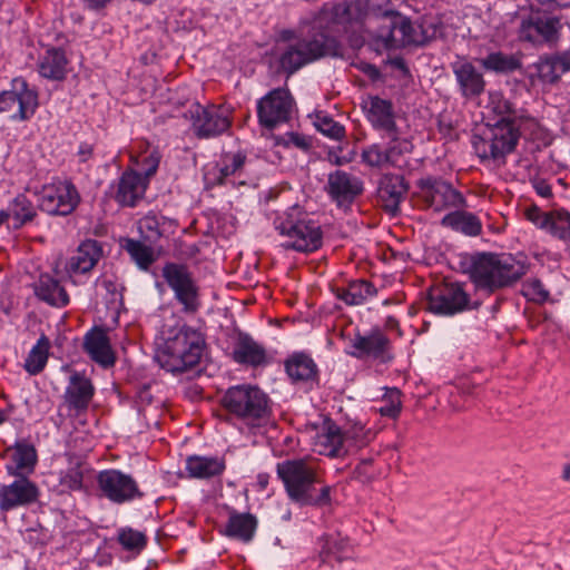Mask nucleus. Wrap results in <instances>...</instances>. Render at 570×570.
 <instances>
[{"instance_id":"obj_29","label":"nucleus","mask_w":570,"mask_h":570,"mask_svg":"<svg viewBox=\"0 0 570 570\" xmlns=\"http://www.w3.org/2000/svg\"><path fill=\"white\" fill-rule=\"evenodd\" d=\"M559 28V21L554 18H538L523 20L520 27V38L530 42L552 40Z\"/></svg>"},{"instance_id":"obj_27","label":"nucleus","mask_w":570,"mask_h":570,"mask_svg":"<svg viewBox=\"0 0 570 570\" xmlns=\"http://www.w3.org/2000/svg\"><path fill=\"white\" fill-rule=\"evenodd\" d=\"M94 395L91 382L82 374L73 373L66 389L65 400L70 409L83 411Z\"/></svg>"},{"instance_id":"obj_28","label":"nucleus","mask_w":570,"mask_h":570,"mask_svg":"<svg viewBox=\"0 0 570 570\" xmlns=\"http://www.w3.org/2000/svg\"><path fill=\"white\" fill-rule=\"evenodd\" d=\"M85 350L104 367L112 366L116 361L109 338L102 330H94L86 335Z\"/></svg>"},{"instance_id":"obj_16","label":"nucleus","mask_w":570,"mask_h":570,"mask_svg":"<svg viewBox=\"0 0 570 570\" xmlns=\"http://www.w3.org/2000/svg\"><path fill=\"white\" fill-rule=\"evenodd\" d=\"M9 484L0 487V510L10 511L35 503L40 494L38 485L29 478L16 476Z\"/></svg>"},{"instance_id":"obj_12","label":"nucleus","mask_w":570,"mask_h":570,"mask_svg":"<svg viewBox=\"0 0 570 570\" xmlns=\"http://www.w3.org/2000/svg\"><path fill=\"white\" fill-rule=\"evenodd\" d=\"M293 109V98L286 89H274L257 104L259 124L268 129L288 120Z\"/></svg>"},{"instance_id":"obj_25","label":"nucleus","mask_w":570,"mask_h":570,"mask_svg":"<svg viewBox=\"0 0 570 570\" xmlns=\"http://www.w3.org/2000/svg\"><path fill=\"white\" fill-rule=\"evenodd\" d=\"M148 184L149 180L138 171L126 170L119 179L116 200L122 206H135L144 197Z\"/></svg>"},{"instance_id":"obj_36","label":"nucleus","mask_w":570,"mask_h":570,"mask_svg":"<svg viewBox=\"0 0 570 570\" xmlns=\"http://www.w3.org/2000/svg\"><path fill=\"white\" fill-rule=\"evenodd\" d=\"M288 376L294 382H309L316 377L317 366L306 354L297 353L292 355L285 364Z\"/></svg>"},{"instance_id":"obj_39","label":"nucleus","mask_w":570,"mask_h":570,"mask_svg":"<svg viewBox=\"0 0 570 570\" xmlns=\"http://www.w3.org/2000/svg\"><path fill=\"white\" fill-rule=\"evenodd\" d=\"M67 59L65 53L59 49H49L39 62V72L42 77L60 80L67 73Z\"/></svg>"},{"instance_id":"obj_23","label":"nucleus","mask_w":570,"mask_h":570,"mask_svg":"<svg viewBox=\"0 0 570 570\" xmlns=\"http://www.w3.org/2000/svg\"><path fill=\"white\" fill-rule=\"evenodd\" d=\"M327 190L338 206H347L363 191V184L357 177L336 170L328 176Z\"/></svg>"},{"instance_id":"obj_33","label":"nucleus","mask_w":570,"mask_h":570,"mask_svg":"<svg viewBox=\"0 0 570 570\" xmlns=\"http://www.w3.org/2000/svg\"><path fill=\"white\" fill-rule=\"evenodd\" d=\"M407 191V185L400 175H386L379 187V196L386 209L394 212Z\"/></svg>"},{"instance_id":"obj_62","label":"nucleus","mask_w":570,"mask_h":570,"mask_svg":"<svg viewBox=\"0 0 570 570\" xmlns=\"http://www.w3.org/2000/svg\"><path fill=\"white\" fill-rule=\"evenodd\" d=\"M257 484L262 490H264L268 484V475L267 474H258L257 475Z\"/></svg>"},{"instance_id":"obj_5","label":"nucleus","mask_w":570,"mask_h":570,"mask_svg":"<svg viewBox=\"0 0 570 570\" xmlns=\"http://www.w3.org/2000/svg\"><path fill=\"white\" fill-rule=\"evenodd\" d=\"M390 18L387 24H377L379 29L371 32V46L376 52L399 49L409 45H420L424 38L412 21L394 11L385 9L383 19Z\"/></svg>"},{"instance_id":"obj_11","label":"nucleus","mask_w":570,"mask_h":570,"mask_svg":"<svg viewBox=\"0 0 570 570\" xmlns=\"http://www.w3.org/2000/svg\"><path fill=\"white\" fill-rule=\"evenodd\" d=\"M98 489L109 501L122 504L140 498L137 482L119 470H104L97 475Z\"/></svg>"},{"instance_id":"obj_20","label":"nucleus","mask_w":570,"mask_h":570,"mask_svg":"<svg viewBox=\"0 0 570 570\" xmlns=\"http://www.w3.org/2000/svg\"><path fill=\"white\" fill-rule=\"evenodd\" d=\"M348 353L357 358H373L381 362H386L391 358L390 342L380 331L354 337L351 341Z\"/></svg>"},{"instance_id":"obj_46","label":"nucleus","mask_w":570,"mask_h":570,"mask_svg":"<svg viewBox=\"0 0 570 570\" xmlns=\"http://www.w3.org/2000/svg\"><path fill=\"white\" fill-rule=\"evenodd\" d=\"M313 124L317 131L331 139L341 140L345 136V128L322 111L316 112Z\"/></svg>"},{"instance_id":"obj_7","label":"nucleus","mask_w":570,"mask_h":570,"mask_svg":"<svg viewBox=\"0 0 570 570\" xmlns=\"http://www.w3.org/2000/svg\"><path fill=\"white\" fill-rule=\"evenodd\" d=\"M519 139V129L514 121L488 124L482 135L474 136L473 148L481 159H499L510 154Z\"/></svg>"},{"instance_id":"obj_26","label":"nucleus","mask_w":570,"mask_h":570,"mask_svg":"<svg viewBox=\"0 0 570 570\" xmlns=\"http://www.w3.org/2000/svg\"><path fill=\"white\" fill-rule=\"evenodd\" d=\"M130 161L142 177L149 178L157 171L160 154L146 140H138L130 150Z\"/></svg>"},{"instance_id":"obj_37","label":"nucleus","mask_w":570,"mask_h":570,"mask_svg":"<svg viewBox=\"0 0 570 570\" xmlns=\"http://www.w3.org/2000/svg\"><path fill=\"white\" fill-rule=\"evenodd\" d=\"M88 468L78 459H69L68 466L58 472V481L62 491L83 490V478Z\"/></svg>"},{"instance_id":"obj_53","label":"nucleus","mask_w":570,"mask_h":570,"mask_svg":"<svg viewBox=\"0 0 570 570\" xmlns=\"http://www.w3.org/2000/svg\"><path fill=\"white\" fill-rule=\"evenodd\" d=\"M537 72L546 83H553L563 75L553 57L542 58L537 63Z\"/></svg>"},{"instance_id":"obj_18","label":"nucleus","mask_w":570,"mask_h":570,"mask_svg":"<svg viewBox=\"0 0 570 570\" xmlns=\"http://www.w3.org/2000/svg\"><path fill=\"white\" fill-rule=\"evenodd\" d=\"M102 256V248L97 240L82 242L73 255L68 259L66 272L71 281L77 284L79 277L88 275Z\"/></svg>"},{"instance_id":"obj_45","label":"nucleus","mask_w":570,"mask_h":570,"mask_svg":"<svg viewBox=\"0 0 570 570\" xmlns=\"http://www.w3.org/2000/svg\"><path fill=\"white\" fill-rule=\"evenodd\" d=\"M485 110L498 117L497 121H514L511 104L499 91L489 92Z\"/></svg>"},{"instance_id":"obj_43","label":"nucleus","mask_w":570,"mask_h":570,"mask_svg":"<svg viewBox=\"0 0 570 570\" xmlns=\"http://www.w3.org/2000/svg\"><path fill=\"white\" fill-rule=\"evenodd\" d=\"M352 546L346 537L340 533L327 534L322 539L321 556L326 558H335L343 560L350 556Z\"/></svg>"},{"instance_id":"obj_19","label":"nucleus","mask_w":570,"mask_h":570,"mask_svg":"<svg viewBox=\"0 0 570 570\" xmlns=\"http://www.w3.org/2000/svg\"><path fill=\"white\" fill-rule=\"evenodd\" d=\"M4 460L9 475L28 478L35 472L38 453L31 443L19 441L6 450Z\"/></svg>"},{"instance_id":"obj_14","label":"nucleus","mask_w":570,"mask_h":570,"mask_svg":"<svg viewBox=\"0 0 570 570\" xmlns=\"http://www.w3.org/2000/svg\"><path fill=\"white\" fill-rule=\"evenodd\" d=\"M468 304L469 297L463 288L449 283L430 292L428 308L434 314L453 315L465 309Z\"/></svg>"},{"instance_id":"obj_35","label":"nucleus","mask_w":570,"mask_h":570,"mask_svg":"<svg viewBox=\"0 0 570 570\" xmlns=\"http://www.w3.org/2000/svg\"><path fill=\"white\" fill-rule=\"evenodd\" d=\"M225 463L214 456L193 455L186 460V471L189 476L196 479H208L223 473Z\"/></svg>"},{"instance_id":"obj_41","label":"nucleus","mask_w":570,"mask_h":570,"mask_svg":"<svg viewBox=\"0 0 570 570\" xmlns=\"http://www.w3.org/2000/svg\"><path fill=\"white\" fill-rule=\"evenodd\" d=\"M374 294L375 289L372 284L363 279L353 281L336 291L337 297L348 305H361Z\"/></svg>"},{"instance_id":"obj_30","label":"nucleus","mask_w":570,"mask_h":570,"mask_svg":"<svg viewBox=\"0 0 570 570\" xmlns=\"http://www.w3.org/2000/svg\"><path fill=\"white\" fill-rule=\"evenodd\" d=\"M235 362L249 366H261L266 363L265 348L248 335H239L234 348Z\"/></svg>"},{"instance_id":"obj_52","label":"nucleus","mask_w":570,"mask_h":570,"mask_svg":"<svg viewBox=\"0 0 570 570\" xmlns=\"http://www.w3.org/2000/svg\"><path fill=\"white\" fill-rule=\"evenodd\" d=\"M118 540L124 549L139 553L146 546V537L144 533L130 528L121 529Z\"/></svg>"},{"instance_id":"obj_58","label":"nucleus","mask_w":570,"mask_h":570,"mask_svg":"<svg viewBox=\"0 0 570 570\" xmlns=\"http://www.w3.org/2000/svg\"><path fill=\"white\" fill-rule=\"evenodd\" d=\"M288 141L303 150H307L311 147L309 139L298 134H289Z\"/></svg>"},{"instance_id":"obj_54","label":"nucleus","mask_w":570,"mask_h":570,"mask_svg":"<svg viewBox=\"0 0 570 570\" xmlns=\"http://www.w3.org/2000/svg\"><path fill=\"white\" fill-rule=\"evenodd\" d=\"M138 230L146 239H156L160 236L159 219L155 214H148L138 220Z\"/></svg>"},{"instance_id":"obj_40","label":"nucleus","mask_w":570,"mask_h":570,"mask_svg":"<svg viewBox=\"0 0 570 570\" xmlns=\"http://www.w3.org/2000/svg\"><path fill=\"white\" fill-rule=\"evenodd\" d=\"M256 528V519L247 513H232L225 528V534L242 541H249Z\"/></svg>"},{"instance_id":"obj_10","label":"nucleus","mask_w":570,"mask_h":570,"mask_svg":"<svg viewBox=\"0 0 570 570\" xmlns=\"http://www.w3.org/2000/svg\"><path fill=\"white\" fill-rule=\"evenodd\" d=\"M38 108V94L22 78H14L11 89L0 92V112H12L13 120L30 119Z\"/></svg>"},{"instance_id":"obj_2","label":"nucleus","mask_w":570,"mask_h":570,"mask_svg":"<svg viewBox=\"0 0 570 570\" xmlns=\"http://www.w3.org/2000/svg\"><path fill=\"white\" fill-rule=\"evenodd\" d=\"M273 225L275 230L286 238V248L309 253L322 246L323 232L320 223L298 205L277 212Z\"/></svg>"},{"instance_id":"obj_3","label":"nucleus","mask_w":570,"mask_h":570,"mask_svg":"<svg viewBox=\"0 0 570 570\" xmlns=\"http://www.w3.org/2000/svg\"><path fill=\"white\" fill-rule=\"evenodd\" d=\"M524 263L512 255L476 254L471 257L470 276L479 288L494 291L508 286L525 274Z\"/></svg>"},{"instance_id":"obj_61","label":"nucleus","mask_w":570,"mask_h":570,"mask_svg":"<svg viewBox=\"0 0 570 570\" xmlns=\"http://www.w3.org/2000/svg\"><path fill=\"white\" fill-rule=\"evenodd\" d=\"M330 501V489L327 487H324L321 491V495L317 499V503H327ZM315 501L313 500V503Z\"/></svg>"},{"instance_id":"obj_55","label":"nucleus","mask_w":570,"mask_h":570,"mask_svg":"<svg viewBox=\"0 0 570 570\" xmlns=\"http://www.w3.org/2000/svg\"><path fill=\"white\" fill-rule=\"evenodd\" d=\"M523 295L534 302H544L549 293L538 279H529L523 284Z\"/></svg>"},{"instance_id":"obj_8","label":"nucleus","mask_w":570,"mask_h":570,"mask_svg":"<svg viewBox=\"0 0 570 570\" xmlns=\"http://www.w3.org/2000/svg\"><path fill=\"white\" fill-rule=\"evenodd\" d=\"M161 275L184 312L195 313L200 306L199 287L189 268L184 264L167 263Z\"/></svg>"},{"instance_id":"obj_64","label":"nucleus","mask_w":570,"mask_h":570,"mask_svg":"<svg viewBox=\"0 0 570 570\" xmlns=\"http://www.w3.org/2000/svg\"><path fill=\"white\" fill-rule=\"evenodd\" d=\"M9 218V214L4 210H0V226Z\"/></svg>"},{"instance_id":"obj_63","label":"nucleus","mask_w":570,"mask_h":570,"mask_svg":"<svg viewBox=\"0 0 570 570\" xmlns=\"http://www.w3.org/2000/svg\"><path fill=\"white\" fill-rule=\"evenodd\" d=\"M552 4H556L558 7H569L570 0H552Z\"/></svg>"},{"instance_id":"obj_6","label":"nucleus","mask_w":570,"mask_h":570,"mask_svg":"<svg viewBox=\"0 0 570 570\" xmlns=\"http://www.w3.org/2000/svg\"><path fill=\"white\" fill-rule=\"evenodd\" d=\"M287 495L299 504H312V490L318 481L316 466L306 459L285 460L276 465Z\"/></svg>"},{"instance_id":"obj_31","label":"nucleus","mask_w":570,"mask_h":570,"mask_svg":"<svg viewBox=\"0 0 570 570\" xmlns=\"http://www.w3.org/2000/svg\"><path fill=\"white\" fill-rule=\"evenodd\" d=\"M341 429L347 452L366 446L376 436V432L360 419H347Z\"/></svg>"},{"instance_id":"obj_51","label":"nucleus","mask_w":570,"mask_h":570,"mask_svg":"<svg viewBox=\"0 0 570 570\" xmlns=\"http://www.w3.org/2000/svg\"><path fill=\"white\" fill-rule=\"evenodd\" d=\"M362 161L370 167H384L390 165L387 150L379 144H373L363 149Z\"/></svg>"},{"instance_id":"obj_15","label":"nucleus","mask_w":570,"mask_h":570,"mask_svg":"<svg viewBox=\"0 0 570 570\" xmlns=\"http://www.w3.org/2000/svg\"><path fill=\"white\" fill-rule=\"evenodd\" d=\"M524 215L529 222L551 236L562 240H570L569 212L564 209L542 212L538 206L532 205L525 209Z\"/></svg>"},{"instance_id":"obj_60","label":"nucleus","mask_w":570,"mask_h":570,"mask_svg":"<svg viewBox=\"0 0 570 570\" xmlns=\"http://www.w3.org/2000/svg\"><path fill=\"white\" fill-rule=\"evenodd\" d=\"M553 58L556 59L557 63L559 65L562 73H566L567 71L570 70V51L563 52L560 56H554Z\"/></svg>"},{"instance_id":"obj_44","label":"nucleus","mask_w":570,"mask_h":570,"mask_svg":"<svg viewBox=\"0 0 570 570\" xmlns=\"http://www.w3.org/2000/svg\"><path fill=\"white\" fill-rule=\"evenodd\" d=\"M18 222L19 226L30 222L36 216V208L26 195L20 194L9 204L8 210H4Z\"/></svg>"},{"instance_id":"obj_4","label":"nucleus","mask_w":570,"mask_h":570,"mask_svg":"<svg viewBox=\"0 0 570 570\" xmlns=\"http://www.w3.org/2000/svg\"><path fill=\"white\" fill-rule=\"evenodd\" d=\"M228 413L240 419L247 425L258 426L269 415L268 395L253 384L230 386L222 400Z\"/></svg>"},{"instance_id":"obj_32","label":"nucleus","mask_w":570,"mask_h":570,"mask_svg":"<svg viewBox=\"0 0 570 570\" xmlns=\"http://www.w3.org/2000/svg\"><path fill=\"white\" fill-rule=\"evenodd\" d=\"M35 293L37 297L52 306L62 307L69 303L66 289L48 274L40 275L35 284Z\"/></svg>"},{"instance_id":"obj_22","label":"nucleus","mask_w":570,"mask_h":570,"mask_svg":"<svg viewBox=\"0 0 570 570\" xmlns=\"http://www.w3.org/2000/svg\"><path fill=\"white\" fill-rule=\"evenodd\" d=\"M313 451L331 458L342 456L347 453L343 441V431L333 421H325L316 432L312 442Z\"/></svg>"},{"instance_id":"obj_38","label":"nucleus","mask_w":570,"mask_h":570,"mask_svg":"<svg viewBox=\"0 0 570 570\" xmlns=\"http://www.w3.org/2000/svg\"><path fill=\"white\" fill-rule=\"evenodd\" d=\"M245 164V156L240 154H226L222 157L218 164L219 176L217 178L219 184L230 183L232 185H242L244 180L240 179L242 170Z\"/></svg>"},{"instance_id":"obj_56","label":"nucleus","mask_w":570,"mask_h":570,"mask_svg":"<svg viewBox=\"0 0 570 570\" xmlns=\"http://www.w3.org/2000/svg\"><path fill=\"white\" fill-rule=\"evenodd\" d=\"M531 184L535 193L543 197L550 198L552 197V188L551 185L543 178H533L531 179Z\"/></svg>"},{"instance_id":"obj_9","label":"nucleus","mask_w":570,"mask_h":570,"mask_svg":"<svg viewBox=\"0 0 570 570\" xmlns=\"http://www.w3.org/2000/svg\"><path fill=\"white\" fill-rule=\"evenodd\" d=\"M79 202L80 196L75 185L61 179L46 184L38 196L40 209L50 215H69L76 209Z\"/></svg>"},{"instance_id":"obj_17","label":"nucleus","mask_w":570,"mask_h":570,"mask_svg":"<svg viewBox=\"0 0 570 570\" xmlns=\"http://www.w3.org/2000/svg\"><path fill=\"white\" fill-rule=\"evenodd\" d=\"M422 196L426 206L434 212L459 208L464 204L461 193L443 180H425L422 185Z\"/></svg>"},{"instance_id":"obj_50","label":"nucleus","mask_w":570,"mask_h":570,"mask_svg":"<svg viewBox=\"0 0 570 570\" xmlns=\"http://www.w3.org/2000/svg\"><path fill=\"white\" fill-rule=\"evenodd\" d=\"M382 405L377 412L382 416L395 419L399 416L402 407L401 392L397 389H389L383 395Z\"/></svg>"},{"instance_id":"obj_57","label":"nucleus","mask_w":570,"mask_h":570,"mask_svg":"<svg viewBox=\"0 0 570 570\" xmlns=\"http://www.w3.org/2000/svg\"><path fill=\"white\" fill-rule=\"evenodd\" d=\"M114 0H80L82 7L89 11H102L105 10Z\"/></svg>"},{"instance_id":"obj_13","label":"nucleus","mask_w":570,"mask_h":570,"mask_svg":"<svg viewBox=\"0 0 570 570\" xmlns=\"http://www.w3.org/2000/svg\"><path fill=\"white\" fill-rule=\"evenodd\" d=\"M190 115L193 129L202 138L220 135L230 126L229 110L224 106L203 107L196 104L191 107Z\"/></svg>"},{"instance_id":"obj_59","label":"nucleus","mask_w":570,"mask_h":570,"mask_svg":"<svg viewBox=\"0 0 570 570\" xmlns=\"http://www.w3.org/2000/svg\"><path fill=\"white\" fill-rule=\"evenodd\" d=\"M92 146L89 144H81L78 148L77 157L80 163H86L92 157Z\"/></svg>"},{"instance_id":"obj_24","label":"nucleus","mask_w":570,"mask_h":570,"mask_svg":"<svg viewBox=\"0 0 570 570\" xmlns=\"http://www.w3.org/2000/svg\"><path fill=\"white\" fill-rule=\"evenodd\" d=\"M452 71L463 97H478L484 91L483 76L471 61L464 58L458 59L452 63Z\"/></svg>"},{"instance_id":"obj_49","label":"nucleus","mask_w":570,"mask_h":570,"mask_svg":"<svg viewBox=\"0 0 570 570\" xmlns=\"http://www.w3.org/2000/svg\"><path fill=\"white\" fill-rule=\"evenodd\" d=\"M125 248L131 258L137 263V265L142 269H147L155 259L153 249L140 242L127 239L125 243Z\"/></svg>"},{"instance_id":"obj_21","label":"nucleus","mask_w":570,"mask_h":570,"mask_svg":"<svg viewBox=\"0 0 570 570\" xmlns=\"http://www.w3.org/2000/svg\"><path fill=\"white\" fill-rule=\"evenodd\" d=\"M363 110L374 129L387 135L396 134L395 112L390 100L370 96L363 101Z\"/></svg>"},{"instance_id":"obj_1","label":"nucleus","mask_w":570,"mask_h":570,"mask_svg":"<svg viewBox=\"0 0 570 570\" xmlns=\"http://www.w3.org/2000/svg\"><path fill=\"white\" fill-rule=\"evenodd\" d=\"M155 345L158 364L168 372L180 373L199 363L205 341L195 328L173 320V324L163 325Z\"/></svg>"},{"instance_id":"obj_48","label":"nucleus","mask_w":570,"mask_h":570,"mask_svg":"<svg viewBox=\"0 0 570 570\" xmlns=\"http://www.w3.org/2000/svg\"><path fill=\"white\" fill-rule=\"evenodd\" d=\"M480 62L484 69L495 72H508L518 68L517 59L502 52H492Z\"/></svg>"},{"instance_id":"obj_47","label":"nucleus","mask_w":570,"mask_h":570,"mask_svg":"<svg viewBox=\"0 0 570 570\" xmlns=\"http://www.w3.org/2000/svg\"><path fill=\"white\" fill-rule=\"evenodd\" d=\"M392 137L386 150L391 166L402 167L403 156L410 154L413 149V144L407 138H399L397 132L390 135Z\"/></svg>"},{"instance_id":"obj_34","label":"nucleus","mask_w":570,"mask_h":570,"mask_svg":"<svg viewBox=\"0 0 570 570\" xmlns=\"http://www.w3.org/2000/svg\"><path fill=\"white\" fill-rule=\"evenodd\" d=\"M442 225L465 236H478L482 232V223L473 213L454 210L442 218Z\"/></svg>"},{"instance_id":"obj_42","label":"nucleus","mask_w":570,"mask_h":570,"mask_svg":"<svg viewBox=\"0 0 570 570\" xmlns=\"http://www.w3.org/2000/svg\"><path fill=\"white\" fill-rule=\"evenodd\" d=\"M49 348V338L46 335H41L24 360V368L29 374L36 375L45 368L48 361Z\"/></svg>"}]
</instances>
